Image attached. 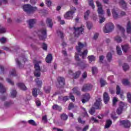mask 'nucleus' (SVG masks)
<instances>
[{
    "label": "nucleus",
    "instance_id": "52",
    "mask_svg": "<svg viewBox=\"0 0 131 131\" xmlns=\"http://www.w3.org/2000/svg\"><path fill=\"white\" fill-rule=\"evenodd\" d=\"M42 49H43L44 51H48V45L43 42L42 45Z\"/></svg>",
    "mask_w": 131,
    "mask_h": 131
},
{
    "label": "nucleus",
    "instance_id": "20",
    "mask_svg": "<svg viewBox=\"0 0 131 131\" xmlns=\"http://www.w3.org/2000/svg\"><path fill=\"white\" fill-rule=\"evenodd\" d=\"M52 61H53V55H52V54L49 53L46 58V61L48 64H50L52 63Z\"/></svg>",
    "mask_w": 131,
    "mask_h": 131
},
{
    "label": "nucleus",
    "instance_id": "7",
    "mask_svg": "<svg viewBox=\"0 0 131 131\" xmlns=\"http://www.w3.org/2000/svg\"><path fill=\"white\" fill-rule=\"evenodd\" d=\"M74 30L75 36H76V37H78V36H79V35L81 34L82 32H83L84 29L83 28H82V26H81L80 27H74Z\"/></svg>",
    "mask_w": 131,
    "mask_h": 131
},
{
    "label": "nucleus",
    "instance_id": "13",
    "mask_svg": "<svg viewBox=\"0 0 131 131\" xmlns=\"http://www.w3.org/2000/svg\"><path fill=\"white\" fill-rule=\"evenodd\" d=\"M57 81L59 84L58 88H64V86L65 85V78L63 77H58Z\"/></svg>",
    "mask_w": 131,
    "mask_h": 131
},
{
    "label": "nucleus",
    "instance_id": "34",
    "mask_svg": "<svg viewBox=\"0 0 131 131\" xmlns=\"http://www.w3.org/2000/svg\"><path fill=\"white\" fill-rule=\"evenodd\" d=\"M100 85L101 88H103V86H105V85L107 84V82H106V81L102 78H100Z\"/></svg>",
    "mask_w": 131,
    "mask_h": 131
},
{
    "label": "nucleus",
    "instance_id": "37",
    "mask_svg": "<svg viewBox=\"0 0 131 131\" xmlns=\"http://www.w3.org/2000/svg\"><path fill=\"white\" fill-rule=\"evenodd\" d=\"M106 58L108 62H111V60H112V54L110 52L108 53L106 55Z\"/></svg>",
    "mask_w": 131,
    "mask_h": 131
},
{
    "label": "nucleus",
    "instance_id": "38",
    "mask_svg": "<svg viewBox=\"0 0 131 131\" xmlns=\"http://www.w3.org/2000/svg\"><path fill=\"white\" fill-rule=\"evenodd\" d=\"M0 93L4 94V93H6V88L5 86L3 85V84L0 83Z\"/></svg>",
    "mask_w": 131,
    "mask_h": 131
},
{
    "label": "nucleus",
    "instance_id": "8",
    "mask_svg": "<svg viewBox=\"0 0 131 131\" xmlns=\"http://www.w3.org/2000/svg\"><path fill=\"white\" fill-rule=\"evenodd\" d=\"M124 107H126V104H124V102H120L119 104V107L117 110V113L118 115H120L121 113H122V111H123V108Z\"/></svg>",
    "mask_w": 131,
    "mask_h": 131
},
{
    "label": "nucleus",
    "instance_id": "63",
    "mask_svg": "<svg viewBox=\"0 0 131 131\" xmlns=\"http://www.w3.org/2000/svg\"><path fill=\"white\" fill-rule=\"evenodd\" d=\"M104 58V57L103 55H101L99 57V63H103Z\"/></svg>",
    "mask_w": 131,
    "mask_h": 131
},
{
    "label": "nucleus",
    "instance_id": "15",
    "mask_svg": "<svg viewBox=\"0 0 131 131\" xmlns=\"http://www.w3.org/2000/svg\"><path fill=\"white\" fill-rule=\"evenodd\" d=\"M84 47H86V43L83 44L81 42H78V46H76V50L78 53H80V52H81V50H82V48H84Z\"/></svg>",
    "mask_w": 131,
    "mask_h": 131
},
{
    "label": "nucleus",
    "instance_id": "40",
    "mask_svg": "<svg viewBox=\"0 0 131 131\" xmlns=\"http://www.w3.org/2000/svg\"><path fill=\"white\" fill-rule=\"evenodd\" d=\"M57 33L58 36L60 37V38H61V39H64V33H63V32H62L61 31H58L57 32Z\"/></svg>",
    "mask_w": 131,
    "mask_h": 131
},
{
    "label": "nucleus",
    "instance_id": "4",
    "mask_svg": "<svg viewBox=\"0 0 131 131\" xmlns=\"http://www.w3.org/2000/svg\"><path fill=\"white\" fill-rule=\"evenodd\" d=\"M75 59L76 61L78 62L77 63V66L81 67V69H84V68H86L89 66V64H86L85 61H80V58H79V55L78 54H75Z\"/></svg>",
    "mask_w": 131,
    "mask_h": 131
},
{
    "label": "nucleus",
    "instance_id": "48",
    "mask_svg": "<svg viewBox=\"0 0 131 131\" xmlns=\"http://www.w3.org/2000/svg\"><path fill=\"white\" fill-rule=\"evenodd\" d=\"M127 99L129 103H131V94L129 92L127 93Z\"/></svg>",
    "mask_w": 131,
    "mask_h": 131
},
{
    "label": "nucleus",
    "instance_id": "28",
    "mask_svg": "<svg viewBox=\"0 0 131 131\" xmlns=\"http://www.w3.org/2000/svg\"><path fill=\"white\" fill-rule=\"evenodd\" d=\"M129 45L127 44L122 46V49L124 53H126V52H127V51L129 50Z\"/></svg>",
    "mask_w": 131,
    "mask_h": 131
},
{
    "label": "nucleus",
    "instance_id": "24",
    "mask_svg": "<svg viewBox=\"0 0 131 131\" xmlns=\"http://www.w3.org/2000/svg\"><path fill=\"white\" fill-rule=\"evenodd\" d=\"M73 93L75 94L76 96H80L81 93L79 90H78V87L76 86L73 89Z\"/></svg>",
    "mask_w": 131,
    "mask_h": 131
},
{
    "label": "nucleus",
    "instance_id": "42",
    "mask_svg": "<svg viewBox=\"0 0 131 131\" xmlns=\"http://www.w3.org/2000/svg\"><path fill=\"white\" fill-rule=\"evenodd\" d=\"M29 28H32L33 27V19H30L28 21Z\"/></svg>",
    "mask_w": 131,
    "mask_h": 131
},
{
    "label": "nucleus",
    "instance_id": "25",
    "mask_svg": "<svg viewBox=\"0 0 131 131\" xmlns=\"http://www.w3.org/2000/svg\"><path fill=\"white\" fill-rule=\"evenodd\" d=\"M17 85L19 89H21V90H23V91H26V90H27L26 86H25V84L23 83H18Z\"/></svg>",
    "mask_w": 131,
    "mask_h": 131
},
{
    "label": "nucleus",
    "instance_id": "43",
    "mask_svg": "<svg viewBox=\"0 0 131 131\" xmlns=\"http://www.w3.org/2000/svg\"><path fill=\"white\" fill-rule=\"evenodd\" d=\"M122 67L124 71H126L129 69V66L126 63H124Z\"/></svg>",
    "mask_w": 131,
    "mask_h": 131
},
{
    "label": "nucleus",
    "instance_id": "58",
    "mask_svg": "<svg viewBox=\"0 0 131 131\" xmlns=\"http://www.w3.org/2000/svg\"><path fill=\"white\" fill-rule=\"evenodd\" d=\"M70 99L72 100L73 102H74L75 101V97L72 95V93L70 94Z\"/></svg>",
    "mask_w": 131,
    "mask_h": 131
},
{
    "label": "nucleus",
    "instance_id": "9",
    "mask_svg": "<svg viewBox=\"0 0 131 131\" xmlns=\"http://www.w3.org/2000/svg\"><path fill=\"white\" fill-rule=\"evenodd\" d=\"M120 125H122L125 128H129L130 127L131 123L128 120H121L120 121Z\"/></svg>",
    "mask_w": 131,
    "mask_h": 131
},
{
    "label": "nucleus",
    "instance_id": "61",
    "mask_svg": "<svg viewBox=\"0 0 131 131\" xmlns=\"http://www.w3.org/2000/svg\"><path fill=\"white\" fill-rule=\"evenodd\" d=\"M74 107V104H73V103H70L69 105L68 109V110H71V109H72V108H73Z\"/></svg>",
    "mask_w": 131,
    "mask_h": 131
},
{
    "label": "nucleus",
    "instance_id": "50",
    "mask_svg": "<svg viewBox=\"0 0 131 131\" xmlns=\"http://www.w3.org/2000/svg\"><path fill=\"white\" fill-rule=\"evenodd\" d=\"M16 96H17V92L16 90H12L11 92V97H12V98H15L16 97Z\"/></svg>",
    "mask_w": 131,
    "mask_h": 131
},
{
    "label": "nucleus",
    "instance_id": "39",
    "mask_svg": "<svg viewBox=\"0 0 131 131\" xmlns=\"http://www.w3.org/2000/svg\"><path fill=\"white\" fill-rule=\"evenodd\" d=\"M97 12L99 15H103L104 14V10H103L102 7H99L98 8Z\"/></svg>",
    "mask_w": 131,
    "mask_h": 131
},
{
    "label": "nucleus",
    "instance_id": "12",
    "mask_svg": "<svg viewBox=\"0 0 131 131\" xmlns=\"http://www.w3.org/2000/svg\"><path fill=\"white\" fill-rule=\"evenodd\" d=\"M23 10L25 12L27 13V14H29L31 13V11L33 10V7L29 4H26L24 5Z\"/></svg>",
    "mask_w": 131,
    "mask_h": 131
},
{
    "label": "nucleus",
    "instance_id": "64",
    "mask_svg": "<svg viewBox=\"0 0 131 131\" xmlns=\"http://www.w3.org/2000/svg\"><path fill=\"white\" fill-rule=\"evenodd\" d=\"M87 27L89 30H91L92 29V27H93V25L92 24H90L89 23H87Z\"/></svg>",
    "mask_w": 131,
    "mask_h": 131
},
{
    "label": "nucleus",
    "instance_id": "49",
    "mask_svg": "<svg viewBox=\"0 0 131 131\" xmlns=\"http://www.w3.org/2000/svg\"><path fill=\"white\" fill-rule=\"evenodd\" d=\"M90 121H92V122H94V123H99V120L94 117L90 119Z\"/></svg>",
    "mask_w": 131,
    "mask_h": 131
},
{
    "label": "nucleus",
    "instance_id": "35",
    "mask_svg": "<svg viewBox=\"0 0 131 131\" xmlns=\"http://www.w3.org/2000/svg\"><path fill=\"white\" fill-rule=\"evenodd\" d=\"M88 59H89L90 63H92V62L96 61V57L94 55H91L88 56Z\"/></svg>",
    "mask_w": 131,
    "mask_h": 131
},
{
    "label": "nucleus",
    "instance_id": "32",
    "mask_svg": "<svg viewBox=\"0 0 131 131\" xmlns=\"http://www.w3.org/2000/svg\"><path fill=\"white\" fill-rule=\"evenodd\" d=\"M51 90L52 88L50 86H47L44 88V91L46 94H50Z\"/></svg>",
    "mask_w": 131,
    "mask_h": 131
},
{
    "label": "nucleus",
    "instance_id": "17",
    "mask_svg": "<svg viewBox=\"0 0 131 131\" xmlns=\"http://www.w3.org/2000/svg\"><path fill=\"white\" fill-rule=\"evenodd\" d=\"M35 82L36 83V85H37L38 89L41 88V86H42V81L40 79L37 77V78L35 79Z\"/></svg>",
    "mask_w": 131,
    "mask_h": 131
},
{
    "label": "nucleus",
    "instance_id": "47",
    "mask_svg": "<svg viewBox=\"0 0 131 131\" xmlns=\"http://www.w3.org/2000/svg\"><path fill=\"white\" fill-rule=\"evenodd\" d=\"M115 40H116L117 42H121V41H122V39H121V37H119L118 36L115 37Z\"/></svg>",
    "mask_w": 131,
    "mask_h": 131
},
{
    "label": "nucleus",
    "instance_id": "44",
    "mask_svg": "<svg viewBox=\"0 0 131 131\" xmlns=\"http://www.w3.org/2000/svg\"><path fill=\"white\" fill-rule=\"evenodd\" d=\"M89 5L92 8V9H95V4H94V0H90L89 2Z\"/></svg>",
    "mask_w": 131,
    "mask_h": 131
},
{
    "label": "nucleus",
    "instance_id": "27",
    "mask_svg": "<svg viewBox=\"0 0 131 131\" xmlns=\"http://www.w3.org/2000/svg\"><path fill=\"white\" fill-rule=\"evenodd\" d=\"M112 13L114 19H118V18H119V15H118V14L117 13V12H116L115 9H113L112 10Z\"/></svg>",
    "mask_w": 131,
    "mask_h": 131
},
{
    "label": "nucleus",
    "instance_id": "31",
    "mask_svg": "<svg viewBox=\"0 0 131 131\" xmlns=\"http://www.w3.org/2000/svg\"><path fill=\"white\" fill-rule=\"evenodd\" d=\"M60 118H61V120L66 121V120H67V119H68V116L66 114L63 113L60 115Z\"/></svg>",
    "mask_w": 131,
    "mask_h": 131
},
{
    "label": "nucleus",
    "instance_id": "26",
    "mask_svg": "<svg viewBox=\"0 0 131 131\" xmlns=\"http://www.w3.org/2000/svg\"><path fill=\"white\" fill-rule=\"evenodd\" d=\"M112 124V121L110 119H108L106 120V124L104 126V128H109L111 125Z\"/></svg>",
    "mask_w": 131,
    "mask_h": 131
},
{
    "label": "nucleus",
    "instance_id": "56",
    "mask_svg": "<svg viewBox=\"0 0 131 131\" xmlns=\"http://www.w3.org/2000/svg\"><path fill=\"white\" fill-rule=\"evenodd\" d=\"M78 122H79V123H81V124H84V123H85V121H82V120H81V118L79 117L78 118Z\"/></svg>",
    "mask_w": 131,
    "mask_h": 131
},
{
    "label": "nucleus",
    "instance_id": "11",
    "mask_svg": "<svg viewBox=\"0 0 131 131\" xmlns=\"http://www.w3.org/2000/svg\"><path fill=\"white\" fill-rule=\"evenodd\" d=\"M81 74V72L80 71H77L75 73H73V72L72 70H69V74L72 75L73 76V78H74V79L78 78Z\"/></svg>",
    "mask_w": 131,
    "mask_h": 131
},
{
    "label": "nucleus",
    "instance_id": "53",
    "mask_svg": "<svg viewBox=\"0 0 131 131\" xmlns=\"http://www.w3.org/2000/svg\"><path fill=\"white\" fill-rule=\"evenodd\" d=\"M42 120L43 121L44 123H47L48 122V118H47V115L43 116L42 117Z\"/></svg>",
    "mask_w": 131,
    "mask_h": 131
},
{
    "label": "nucleus",
    "instance_id": "22",
    "mask_svg": "<svg viewBox=\"0 0 131 131\" xmlns=\"http://www.w3.org/2000/svg\"><path fill=\"white\" fill-rule=\"evenodd\" d=\"M46 24L48 25V27L50 28H52L53 27V20L50 18H47L46 20Z\"/></svg>",
    "mask_w": 131,
    "mask_h": 131
},
{
    "label": "nucleus",
    "instance_id": "33",
    "mask_svg": "<svg viewBox=\"0 0 131 131\" xmlns=\"http://www.w3.org/2000/svg\"><path fill=\"white\" fill-rule=\"evenodd\" d=\"M80 56L82 57V59H85L86 56H88V50H85L81 54H80Z\"/></svg>",
    "mask_w": 131,
    "mask_h": 131
},
{
    "label": "nucleus",
    "instance_id": "46",
    "mask_svg": "<svg viewBox=\"0 0 131 131\" xmlns=\"http://www.w3.org/2000/svg\"><path fill=\"white\" fill-rule=\"evenodd\" d=\"M35 104L37 107H39L40 106H41V102H40V100H39V99H36Z\"/></svg>",
    "mask_w": 131,
    "mask_h": 131
},
{
    "label": "nucleus",
    "instance_id": "16",
    "mask_svg": "<svg viewBox=\"0 0 131 131\" xmlns=\"http://www.w3.org/2000/svg\"><path fill=\"white\" fill-rule=\"evenodd\" d=\"M116 94L117 95H120L121 99H124V96L123 93H121V89L119 85H117L116 86Z\"/></svg>",
    "mask_w": 131,
    "mask_h": 131
},
{
    "label": "nucleus",
    "instance_id": "18",
    "mask_svg": "<svg viewBox=\"0 0 131 131\" xmlns=\"http://www.w3.org/2000/svg\"><path fill=\"white\" fill-rule=\"evenodd\" d=\"M103 101L105 104H108V102L110 101V97H109V94L107 92L103 93Z\"/></svg>",
    "mask_w": 131,
    "mask_h": 131
},
{
    "label": "nucleus",
    "instance_id": "5",
    "mask_svg": "<svg viewBox=\"0 0 131 131\" xmlns=\"http://www.w3.org/2000/svg\"><path fill=\"white\" fill-rule=\"evenodd\" d=\"M38 35L40 40H46L47 37V29L42 28L38 31Z\"/></svg>",
    "mask_w": 131,
    "mask_h": 131
},
{
    "label": "nucleus",
    "instance_id": "51",
    "mask_svg": "<svg viewBox=\"0 0 131 131\" xmlns=\"http://www.w3.org/2000/svg\"><path fill=\"white\" fill-rule=\"evenodd\" d=\"M10 74L12 76H16V70H15V69H12V71L10 72Z\"/></svg>",
    "mask_w": 131,
    "mask_h": 131
},
{
    "label": "nucleus",
    "instance_id": "19",
    "mask_svg": "<svg viewBox=\"0 0 131 131\" xmlns=\"http://www.w3.org/2000/svg\"><path fill=\"white\" fill-rule=\"evenodd\" d=\"M38 94L39 95H42V92H40V90L39 89L37 88H34L33 89V97H35V98H36L38 96Z\"/></svg>",
    "mask_w": 131,
    "mask_h": 131
},
{
    "label": "nucleus",
    "instance_id": "30",
    "mask_svg": "<svg viewBox=\"0 0 131 131\" xmlns=\"http://www.w3.org/2000/svg\"><path fill=\"white\" fill-rule=\"evenodd\" d=\"M117 27L118 29H119L120 31H121L122 34H123L124 37V36H125V35H124V32L125 31V30H124V28H123L122 27H121L119 25H117Z\"/></svg>",
    "mask_w": 131,
    "mask_h": 131
},
{
    "label": "nucleus",
    "instance_id": "59",
    "mask_svg": "<svg viewBox=\"0 0 131 131\" xmlns=\"http://www.w3.org/2000/svg\"><path fill=\"white\" fill-rule=\"evenodd\" d=\"M15 61L16 62L17 65H18V66L21 68V67H22V64H21V62H20V61H19V59L16 58Z\"/></svg>",
    "mask_w": 131,
    "mask_h": 131
},
{
    "label": "nucleus",
    "instance_id": "54",
    "mask_svg": "<svg viewBox=\"0 0 131 131\" xmlns=\"http://www.w3.org/2000/svg\"><path fill=\"white\" fill-rule=\"evenodd\" d=\"M118 102V100H117V98L116 97H114L113 99V106H115L116 105V103Z\"/></svg>",
    "mask_w": 131,
    "mask_h": 131
},
{
    "label": "nucleus",
    "instance_id": "23",
    "mask_svg": "<svg viewBox=\"0 0 131 131\" xmlns=\"http://www.w3.org/2000/svg\"><path fill=\"white\" fill-rule=\"evenodd\" d=\"M126 31H127V33H128V34H131V23H130V21H128V23H127Z\"/></svg>",
    "mask_w": 131,
    "mask_h": 131
},
{
    "label": "nucleus",
    "instance_id": "29",
    "mask_svg": "<svg viewBox=\"0 0 131 131\" xmlns=\"http://www.w3.org/2000/svg\"><path fill=\"white\" fill-rule=\"evenodd\" d=\"M52 109L53 110H57V111H59V112L62 111V107L57 104H54V105H53Z\"/></svg>",
    "mask_w": 131,
    "mask_h": 131
},
{
    "label": "nucleus",
    "instance_id": "60",
    "mask_svg": "<svg viewBox=\"0 0 131 131\" xmlns=\"http://www.w3.org/2000/svg\"><path fill=\"white\" fill-rule=\"evenodd\" d=\"M6 41H7V38L5 37H2L0 39V42H1V43H5Z\"/></svg>",
    "mask_w": 131,
    "mask_h": 131
},
{
    "label": "nucleus",
    "instance_id": "3",
    "mask_svg": "<svg viewBox=\"0 0 131 131\" xmlns=\"http://www.w3.org/2000/svg\"><path fill=\"white\" fill-rule=\"evenodd\" d=\"M70 10L67 12V13L64 14V18L67 20H70V19L73 18V15L75 14V12H76V8L75 7L72 6L70 8Z\"/></svg>",
    "mask_w": 131,
    "mask_h": 131
},
{
    "label": "nucleus",
    "instance_id": "45",
    "mask_svg": "<svg viewBox=\"0 0 131 131\" xmlns=\"http://www.w3.org/2000/svg\"><path fill=\"white\" fill-rule=\"evenodd\" d=\"M116 50L118 55H119L120 56L122 55V51H121V49L119 48V47L117 46Z\"/></svg>",
    "mask_w": 131,
    "mask_h": 131
},
{
    "label": "nucleus",
    "instance_id": "14",
    "mask_svg": "<svg viewBox=\"0 0 131 131\" xmlns=\"http://www.w3.org/2000/svg\"><path fill=\"white\" fill-rule=\"evenodd\" d=\"M90 99H91V95L89 93H85L84 94H83L82 103H83V104H84V103L89 102V101H90Z\"/></svg>",
    "mask_w": 131,
    "mask_h": 131
},
{
    "label": "nucleus",
    "instance_id": "1",
    "mask_svg": "<svg viewBox=\"0 0 131 131\" xmlns=\"http://www.w3.org/2000/svg\"><path fill=\"white\" fill-rule=\"evenodd\" d=\"M102 106V99L101 98L96 97V102L94 103V107H92L89 111V113L91 115H94L95 112H96L95 109H101Z\"/></svg>",
    "mask_w": 131,
    "mask_h": 131
},
{
    "label": "nucleus",
    "instance_id": "36",
    "mask_svg": "<svg viewBox=\"0 0 131 131\" xmlns=\"http://www.w3.org/2000/svg\"><path fill=\"white\" fill-rule=\"evenodd\" d=\"M90 13L91 11L88 10L84 13V18L85 20H88V19H89V16L90 15Z\"/></svg>",
    "mask_w": 131,
    "mask_h": 131
},
{
    "label": "nucleus",
    "instance_id": "10",
    "mask_svg": "<svg viewBox=\"0 0 131 131\" xmlns=\"http://www.w3.org/2000/svg\"><path fill=\"white\" fill-rule=\"evenodd\" d=\"M93 86V85L91 83L85 84L83 85L81 91L82 92H88V91H92Z\"/></svg>",
    "mask_w": 131,
    "mask_h": 131
},
{
    "label": "nucleus",
    "instance_id": "21",
    "mask_svg": "<svg viewBox=\"0 0 131 131\" xmlns=\"http://www.w3.org/2000/svg\"><path fill=\"white\" fill-rule=\"evenodd\" d=\"M119 4L120 7L124 9V10L126 9V3H125V1L124 0H120L119 2Z\"/></svg>",
    "mask_w": 131,
    "mask_h": 131
},
{
    "label": "nucleus",
    "instance_id": "57",
    "mask_svg": "<svg viewBox=\"0 0 131 131\" xmlns=\"http://www.w3.org/2000/svg\"><path fill=\"white\" fill-rule=\"evenodd\" d=\"M98 72V69L96 67L92 68V73L93 74H95Z\"/></svg>",
    "mask_w": 131,
    "mask_h": 131
},
{
    "label": "nucleus",
    "instance_id": "41",
    "mask_svg": "<svg viewBox=\"0 0 131 131\" xmlns=\"http://www.w3.org/2000/svg\"><path fill=\"white\" fill-rule=\"evenodd\" d=\"M122 83H123L124 85H129L130 82L128 81V80L124 79L122 81Z\"/></svg>",
    "mask_w": 131,
    "mask_h": 131
},
{
    "label": "nucleus",
    "instance_id": "2",
    "mask_svg": "<svg viewBox=\"0 0 131 131\" xmlns=\"http://www.w3.org/2000/svg\"><path fill=\"white\" fill-rule=\"evenodd\" d=\"M39 64H41V61H36L34 62V75L35 77H40L41 74L40 73L41 69Z\"/></svg>",
    "mask_w": 131,
    "mask_h": 131
},
{
    "label": "nucleus",
    "instance_id": "6",
    "mask_svg": "<svg viewBox=\"0 0 131 131\" xmlns=\"http://www.w3.org/2000/svg\"><path fill=\"white\" fill-rule=\"evenodd\" d=\"M114 29V25L111 23H107L103 28V32L104 33H109Z\"/></svg>",
    "mask_w": 131,
    "mask_h": 131
},
{
    "label": "nucleus",
    "instance_id": "62",
    "mask_svg": "<svg viewBox=\"0 0 131 131\" xmlns=\"http://www.w3.org/2000/svg\"><path fill=\"white\" fill-rule=\"evenodd\" d=\"M68 100H69V97L67 96H64L62 98V101L63 102H67V101H68Z\"/></svg>",
    "mask_w": 131,
    "mask_h": 131
},
{
    "label": "nucleus",
    "instance_id": "55",
    "mask_svg": "<svg viewBox=\"0 0 131 131\" xmlns=\"http://www.w3.org/2000/svg\"><path fill=\"white\" fill-rule=\"evenodd\" d=\"M46 4L48 7L52 6V2L50 0H46Z\"/></svg>",
    "mask_w": 131,
    "mask_h": 131
}]
</instances>
